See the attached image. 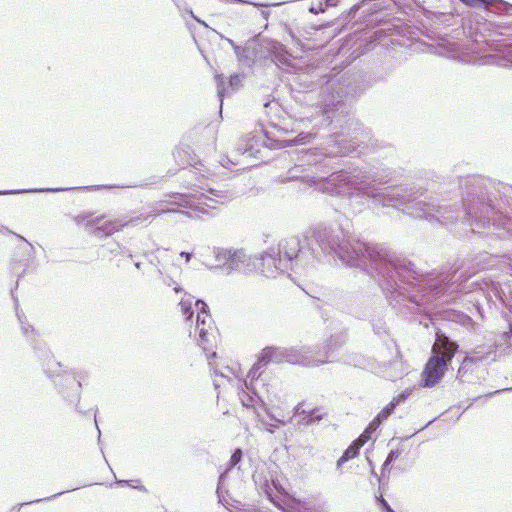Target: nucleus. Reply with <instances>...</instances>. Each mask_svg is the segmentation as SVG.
<instances>
[{"label":"nucleus","mask_w":512,"mask_h":512,"mask_svg":"<svg viewBox=\"0 0 512 512\" xmlns=\"http://www.w3.org/2000/svg\"><path fill=\"white\" fill-rule=\"evenodd\" d=\"M500 263V257L488 252H480L468 260L467 269H472L473 275L478 271L492 268Z\"/></svg>","instance_id":"f3484780"},{"label":"nucleus","mask_w":512,"mask_h":512,"mask_svg":"<svg viewBox=\"0 0 512 512\" xmlns=\"http://www.w3.org/2000/svg\"><path fill=\"white\" fill-rule=\"evenodd\" d=\"M228 41V43L230 44V46H232L233 50L235 51V46H238L233 40L227 38L226 39Z\"/></svg>","instance_id":"6e6d98bb"},{"label":"nucleus","mask_w":512,"mask_h":512,"mask_svg":"<svg viewBox=\"0 0 512 512\" xmlns=\"http://www.w3.org/2000/svg\"><path fill=\"white\" fill-rule=\"evenodd\" d=\"M498 358V353L493 344L491 345H478L472 349L468 355L464 358L458 373H461L465 369L468 363L479 364L483 362H495Z\"/></svg>","instance_id":"ddd939ff"},{"label":"nucleus","mask_w":512,"mask_h":512,"mask_svg":"<svg viewBox=\"0 0 512 512\" xmlns=\"http://www.w3.org/2000/svg\"><path fill=\"white\" fill-rule=\"evenodd\" d=\"M386 512H395V511L391 507H388Z\"/></svg>","instance_id":"69168bd1"},{"label":"nucleus","mask_w":512,"mask_h":512,"mask_svg":"<svg viewBox=\"0 0 512 512\" xmlns=\"http://www.w3.org/2000/svg\"><path fill=\"white\" fill-rule=\"evenodd\" d=\"M268 379L269 375L265 372L264 367L254 363L244 380L245 390L240 396L244 406L254 407L265 404V397L269 396L271 386Z\"/></svg>","instance_id":"0eeeda50"},{"label":"nucleus","mask_w":512,"mask_h":512,"mask_svg":"<svg viewBox=\"0 0 512 512\" xmlns=\"http://www.w3.org/2000/svg\"><path fill=\"white\" fill-rule=\"evenodd\" d=\"M216 85H217V96L220 101V113L222 112L223 99L227 92V88L225 87V81L222 75H216Z\"/></svg>","instance_id":"bb28decb"},{"label":"nucleus","mask_w":512,"mask_h":512,"mask_svg":"<svg viewBox=\"0 0 512 512\" xmlns=\"http://www.w3.org/2000/svg\"><path fill=\"white\" fill-rule=\"evenodd\" d=\"M493 346L498 356L512 352V321L508 324V330L500 333L494 340Z\"/></svg>","instance_id":"6ab92c4d"},{"label":"nucleus","mask_w":512,"mask_h":512,"mask_svg":"<svg viewBox=\"0 0 512 512\" xmlns=\"http://www.w3.org/2000/svg\"><path fill=\"white\" fill-rule=\"evenodd\" d=\"M390 464H391V463H388V460L386 459V460L384 461L383 465H382V470H386V469H388V467H389V465H390Z\"/></svg>","instance_id":"4d7b16f0"},{"label":"nucleus","mask_w":512,"mask_h":512,"mask_svg":"<svg viewBox=\"0 0 512 512\" xmlns=\"http://www.w3.org/2000/svg\"><path fill=\"white\" fill-rule=\"evenodd\" d=\"M378 427L372 426V421L369 423V425L366 427L364 432L356 439L358 443H361L362 446L365 445V443L371 439L372 434L377 430Z\"/></svg>","instance_id":"c85d7f7f"},{"label":"nucleus","mask_w":512,"mask_h":512,"mask_svg":"<svg viewBox=\"0 0 512 512\" xmlns=\"http://www.w3.org/2000/svg\"><path fill=\"white\" fill-rule=\"evenodd\" d=\"M270 58L271 61L278 67L288 66L290 63V59L287 52L280 44H276L273 46L272 50L270 51Z\"/></svg>","instance_id":"4be33fe9"},{"label":"nucleus","mask_w":512,"mask_h":512,"mask_svg":"<svg viewBox=\"0 0 512 512\" xmlns=\"http://www.w3.org/2000/svg\"><path fill=\"white\" fill-rule=\"evenodd\" d=\"M315 136H316V133L302 132V133L298 134L293 140H290L289 145L305 144V143L309 142L312 137H315Z\"/></svg>","instance_id":"7c9ffc66"},{"label":"nucleus","mask_w":512,"mask_h":512,"mask_svg":"<svg viewBox=\"0 0 512 512\" xmlns=\"http://www.w3.org/2000/svg\"><path fill=\"white\" fill-rule=\"evenodd\" d=\"M215 260L217 264L211 266V270H221L229 275L235 271H241L245 268L247 255L243 250L214 249Z\"/></svg>","instance_id":"9b49d317"},{"label":"nucleus","mask_w":512,"mask_h":512,"mask_svg":"<svg viewBox=\"0 0 512 512\" xmlns=\"http://www.w3.org/2000/svg\"><path fill=\"white\" fill-rule=\"evenodd\" d=\"M134 266L139 270L141 269V263L140 262H135L134 263Z\"/></svg>","instance_id":"680f3d73"},{"label":"nucleus","mask_w":512,"mask_h":512,"mask_svg":"<svg viewBox=\"0 0 512 512\" xmlns=\"http://www.w3.org/2000/svg\"><path fill=\"white\" fill-rule=\"evenodd\" d=\"M323 258L360 268L378 281L386 299H395L393 288L397 284L393 273L412 271L406 258L397 255L384 244L366 243L350 234L349 220L340 216L337 223L319 224L310 228L303 237L281 239L277 246L261 254L262 273L275 277L278 273L292 271L306 274L316 261Z\"/></svg>","instance_id":"f03ea898"},{"label":"nucleus","mask_w":512,"mask_h":512,"mask_svg":"<svg viewBox=\"0 0 512 512\" xmlns=\"http://www.w3.org/2000/svg\"><path fill=\"white\" fill-rule=\"evenodd\" d=\"M372 327H373L374 333L377 334L378 336H382V335H385L387 333L386 325L380 319L373 320L372 321Z\"/></svg>","instance_id":"473e14b6"},{"label":"nucleus","mask_w":512,"mask_h":512,"mask_svg":"<svg viewBox=\"0 0 512 512\" xmlns=\"http://www.w3.org/2000/svg\"><path fill=\"white\" fill-rule=\"evenodd\" d=\"M72 188H27L14 190H0V195H18L32 193H56L60 191L71 190Z\"/></svg>","instance_id":"412c9836"},{"label":"nucleus","mask_w":512,"mask_h":512,"mask_svg":"<svg viewBox=\"0 0 512 512\" xmlns=\"http://www.w3.org/2000/svg\"><path fill=\"white\" fill-rule=\"evenodd\" d=\"M228 86L232 91H237L242 86V77L240 74L230 76Z\"/></svg>","instance_id":"2f4dec72"},{"label":"nucleus","mask_w":512,"mask_h":512,"mask_svg":"<svg viewBox=\"0 0 512 512\" xmlns=\"http://www.w3.org/2000/svg\"><path fill=\"white\" fill-rule=\"evenodd\" d=\"M346 340H347L346 333L340 332V333L334 334V335L331 336V338L329 339V341L327 342V344L325 346L326 351L324 353H321V351L316 350L314 348V351H315L314 355L318 359H325V358H327V361L325 363L333 362V359H330V358H332L334 352L338 348L342 347L345 344Z\"/></svg>","instance_id":"a211bd4d"},{"label":"nucleus","mask_w":512,"mask_h":512,"mask_svg":"<svg viewBox=\"0 0 512 512\" xmlns=\"http://www.w3.org/2000/svg\"><path fill=\"white\" fill-rule=\"evenodd\" d=\"M399 456H400V451L398 449L391 450L386 459L388 460V463H392V462L396 461Z\"/></svg>","instance_id":"4c0bfd02"},{"label":"nucleus","mask_w":512,"mask_h":512,"mask_svg":"<svg viewBox=\"0 0 512 512\" xmlns=\"http://www.w3.org/2000/svg\"><path fill=\"white\" fill-rule=\"evenodd\" d=\"M117 248H119L121 250L122 253L125 252V248H122L121 245L117 244Z\"/></svg>","instance_id":"0e129e2a"},{"label":"nucleus","mask_w":512,"mask_h":512,"mask_svg":"<svg viewBox=\"0 0 512 512\" xmlns=\"http://www.w3.org/2000/svg\"><path fill=\"white\" fill-rule=\"evenodd\" d=\"M444 313L446 319L450 321L459 322L463 325H466L467 323H470L472 321V319L468 315L459 312L455 309H447L446 311H444Z\"/></svg>","instance_id":"393cba45"},{"label":"nucleus","mask_w":512,"mask_h":512,"mask_svg":"<svg viewBox=\"0 0 512 512\" xmlns=\"http://www.w3.org/2000/svg\"><path fill=\"white\" fill-rule=\"evenodd\" d=\"M320 105L324 128L330 132L323 148L301 150L298 163L288 171L287 179H300L316 191L344 198L354 214L364 211L370 203L381 206H402L403 211L429 222L440 223V205L422 200L425 190L416 186L381 188L394 177L395 171L383 163L348 167L335 171L332 159L348 156L367 138L359 120L350 116L348 100L363 94L373 85L363 72H331L320 78Z\"/></svg>","instance_id":"f257e3e1"},{"label":"nucleus","mask_w":512,"mask_h":512,"mask_svg":"<svg viewBox=\"0 0 512 512\" xmlns=\"http://www.w3.org/2000/svg\"><path fill=\"white\" fill-rule=\"evenodd\" d=\"M64 493H65V491L58 492V493H56V494H54L52 496H49V497H44V498H40V499H36V500L30 501L27 504L40 503V502H43V501H50L52 499L57 498L58 496H61Z\"/></svg>","instance_id":"e433bc0d"},{"label":"nucleus","mask_w":512,"mask_h":512,"mask_svg":"<svg viewBox=\"0 0 512 512\" xmlns=\"http://www.w3.org/2000/svg\"><path fill=\"white\" fill-rule=\"evenodd\" d=\"M361 447V443H358L356 440H354L352 444L344 451L342 456L349 461L359 454V450Z\"/></svg>","instance_id":"cd10ccee"},{"label":"nucleus","mask_w":512,"mask_h":512,"mask_svg":"<svg viewBox=\"0 0 512 512\" xmlns=\"http://www.w3.org/2000/svg\"><path fill=\"white\" fill-rule=\"evenodd\" d=\"M195 307L198 311L196 318V331L199 332L198 345L206 352L213 348L215 342L214 330L211 327L209 307L203 300H197Z\"/></svg>","instance_id":"9d476101"},{"label":"nucleus","mask_w":512,"mask_h":512,"mask_svg":"<svg viewBox=\"0 0 512 512\" xmlns=\"http://www.w3.org/2000/svg\"><path fill=\"white\" fill-rule=\"evenodd\" d=\"M302 418L299 419L300 424L312 425L320 422L326 415L327 412L322 411L321 408H308L301 411Z\"/></svg>","instance_id":"aec40b11"},{"label":"nucleus","mask_w":512,"mask_h":512,"mask_svg":"<svg viewBox=\"0 0 512 512\" xmlns=\"http://www.w3.org/2000/svg\"><path fill=\"white\" fill-rule=\"evenodd\" d=\"M173 289H174V291H175L176 293H179V292H181V291H182V288H181L179 285H176Z\"/></svg>","instance_id":"bf43d9fd"},{"label":"nucleus","mask_w":512,"mask_h":512,"mask_svg":"<svg viewBox=\"0 0 512 512\" xmlns=\"http://www.w3.org/2000/svg\"><path fill=\"white\" fill-rule=\"evenodd\" d=\"M11 295L15 302L16 316L21 326L22 334L26 337L36 357L41 361L45 375L51 379L60 396L70 404L75 405L80 401L82 377L72 369H64L60 362H57L48 349L46 343L40 338L39 333L26 321V317L18 310V300Z\"/></svg>","instance_id":"39448f33"},{"label":"nucleus","mask_w":512,"mask_h":512,"mask_svg":"<svg viewBox=\"0 0 512 512\" xmlns=\"http://www.w3.org/2000/svg\"><path fill=\"white\" fill-rule=\"evenodd\" d=\"M20 240H22L23 242L26 243V247H25V251L27 252L28 256L29 257H33L34 253H35V248L34 246L28 242L23 236L19 235V234H15Z\"/></svg>","instance_id":"c9c22d12"},{"label":"nucleus","mask_w":512,"mask_h":512,"mask_svg":"<svg viewBox=\"0 0 512 512\" xmlns=\"http://www.w3.org/2000/svg\"><path fill=\"white\" fill-rule=\"evenodd\" d=\"M179 305L181 307V311H182L183 315L185 316V319L191 320V318L194 314V311L192 309V301L190 299L181 300Z\"/></svg>","instance_id":"c756f323"},{"label":"nucleus","mask_w":512,"mask_h":512,"mask_svg":"<svg viewBox=\"0 0 512 512\" xmlns=\"http://www.w3.org/2000/svg\"><path fill=\"white\" fill-rule=\"evenodd\" d=\"M303 406H304V402H300V403H298V404L295 406V408H294V415H295L296 417H299V419H301V418H302V413H301V411L304 409V408H303Z\"/></svg>","instance_id":"ea45409f"},{"label":"nucleus","mask_w":512,"mask_h":512,"mask_svg":"<svg viewBox=\"0 0 512 512\" xmlns=\"http://www.w3.org/2000/svg\"><path fill=\"white\" fill-rule=\"evenodd\" d=\"M338 0H326L325 6H336Z\"/></svg>","instance_id":"5fc2aeb1"},{"label":"nucleus","mask_w":512,"mask_h":512,"mask_svg":"<svg viewBox=\"0 0 512 512\" xmlns=\"http://www.w3.org/2000/svg\"><path fill=\"white\" fill-rule=\"evenodd\" d=\"M432 422H433V420H431V421H428V423H427V424H426V425H425L424 427H422V428H421L420 430H423V429H425V428H426V427H428V426H429V425H430V424H431Z\"/></svg>","instance_id":"e2e57ef3"},{"label":"nucleus","mask_w":512,"mask_h":512,"mask_svg":"<svg viewBox=\"0 0 512 512\" xmlns=\"http://www.w3.org/2000/svg\"><path fill=\"white\" fill-rule=\"evenodd\" d=\"M461 207L458 201H443L440 205V224L461 221L473 233L512 235V185L481 175L461 177Z\"/></svg>","instance_id":"20e7f679"},{"label":"nucleus","mask_w":512,"mask_h":512,"mask_svg":"<svg viewBox=\"0 0 512 512\" xmlns=\"http://www.w3.org/2000/svg\"><path fill=\"white\" fill-rule=\"evenodd\" d=\"M156 216L157 214L155 213H147L140 214L131 218L121 217L117 219L106 220L104 222H102L103 216H99L91 221V223L96 226L93 234L99 238L108 237L122 230L124 227L138 226L144 221H149L150 223Z\"/></svg>","instance_id":"1a4fd4ad"},{"label":"nucleus","mask_w":512,"mask_h":512,"mask_svg":"<svg viewBox=\"0 0 512 512\" xmlns=\"http://www.w3.org/2000/svg\"><path fill=\"white\" fill-rule=\"evenodd\" d=\"M113 187H116V186L115 185H113V186L96 185V186L83 187V189H86V190H97V189H100V188H113Z\"/></svg>","instance_id":"37998d69"},{"label":"nucleus","mask_w":512,"mask_h":512,"mask_svg":"<svg viewBox=\"0 0 512 512\" xmlns=\"http://www.w3.org/2000/svg\"><path fill=\"white\" fill-rule=\"evenodd\" d=\"M234 3H249V4H252L256 7L258 6H262V4H259V3H252V2H249V1H245V0H232Z\"/></svg>","instance_id":"09e8293b"},{"label":"nucleus","mask_w":512,"mask_h":512,"mask_svg":"<svg viewBox=\"0 0 512 512\" xmlns=\"http://www.w3.org/2000/svg\"><path fill=\"white\" fill-rule=\"evenodd\" d=\"M377 501H378V502H379V504L381 505V507H382V509H383V511H384V512H386V511H387V508H388V507H391V506L389 505V503H388V502H387V501H386L382 496H380L379 498H377Z\"/></svg>","instance_id":"a19ab883"},{"label":"nucleus","mask_w":512,"mask_h":512,"mask_svg":"<svg viewBox=\"0 0 512 512\" xmlns=\"http://www.w3.org/2000/svg\"><path fill=\"white\" fill-rule=\"evenodd\" d=\"M180 256H181V257H184V258H185V260H186V262H189V261H190V259H191V257H192V253H191V252H185V251H183V252H181V253H180Z\"/></svg>","instance_id":"de8ad7c7"},{"label":"nucleus","mask_w":512,"mask_h":512,"mask_svg":"<svg viewBox=\"0 0 512 512\" xmlns=\"http://www.w3.org/2000/svg\"><path fill=\"white\" fill-rule=\"evenodd\" d=\"M173 155L175 160L182 166L191 165L193 162V157L191 156L189 146L177 147Z\"/></svg>","instance_id":"b1692460"},{"label":"nucleus","mask_w":512,"mask_h":512,"mask_svg":"<svg viewBox=\"0 0 512 512\" xmlns=\"http://www.w3.org/2000/svg\"><path fill=\"white\" fill-rule=\"evenodd\" d=\"M276 428V424H265V430L268 431L269 433H274Z\"/></svg>","instance_id":"49530a36"},{"label":"nucleus","mask_w":512,"mask_h":512,"mask_svg":"<svg viewBox=\"0 0 512 512\" xmlns=\"http://www.w3.org/2000/svg\"><path fill=\"white\" fill-rule=\"evenodd\" d=\"M369 142L373 149H379L381 147L377 139L369 138Z\"/></svg>","instance_id":"a18cd8bd"},{"label":"nucleus","mask_w":512,"mask_h":512,"mask_svg":"<svg viewBox=\"0 0 512 512\" xmlns=\"http://www.w3.org/2000/svg\"><path fill=\"white\" fill-rule=\"evenodd\" d=\"M411 265V272L405 271L393 273L397 284L393 288L395 299H387L393 309L402 314L429 312L433 308L428 307L434 300L448 302L453 299L450 296L455 291H481L489 302L495 300L505 304L512 294L511 286L491 277H483L472 281L468 286L467 282L472 276V269H467L468 261L464 266L457 267L452 271H443L436 275H424L419 272L415 265L406 259Z\"/></svg>","instance_id":"7ed1b4c3"},{"label":"nucleus","mask_w":512,"mask_h":512,"mask_svg":"<svg viewBox=\"0 0 512 512\" xmlns=\"http://www.w3.org/2000/svg\"><path fill=\"white\" fill-rule=\"evenodd\" d=\"M211 356H212V357H215V356H216V353H215V352H212V353H211Z\"/></svg>","instance_id":"774afa93"},{"label":"nucleus","mask_w":512,"mask_h":512,"mask_svg":"<svg viewBox=\"0 0 512 512\" xmlns=\"http://www.w3.org/2000/svg\"><path fill=\"white\" fill-rule=\"evenodd\" d=\"M132 482H133L132 480H118V479H117V480L115 481V484L120 485V486L127 485V486H130V487H132V488L138 489V490H140V491H146V489H145V487H144L143 485H137V486H135V485H133V484H132Z\"/></svg>","instance_id":"f704fd0d"},{"label":"nucleus","mask_w":512,"mask_h":512,"mask_svg":"<svg viewBox=\"0 0 512 512\" xmlns=\"http://www.w3.org/2000/svg\"><path fill=\"white\" fill-rule=\"evenodd\" d=\"M314 354L315 351L313 347H266L262 350L255 363L262 367H265L270 362H287L291 364L315 367L324 364L327 361V358L318 359Z\"/></svg>","instance_id":"423d86ee"},{"label":"nucleus","mask_w":512,"mask_h":512,"mask_svg":"<svg viewBox=\"0 0 512 512\" xmlns=\"http://www.w3.org/2000/svg\"><path fill=\"white\" fill-rule=\"evenodd\" d=\"M348 460H346L343 456H341L337 461V467L340 468L344 463H346Z\"/></svg>","instance_id":"603ef678"},{"label":"nucleus","mask_w":512,"mask_h":512,"mask_svg":"<svg viewBox=\"0 0 512 512\" xmlns=\"http://www.w3.org/2000/svg\"><path fill=\"white\" fill-rule=\"evenodd\" d=\"M242 456H243L242 450L240 448L235 449L230 457L229 467L223 473H221L218 478L216 493L218 496L219 503H221L224 506L230 505L228 499L225 496V494L228 495V491L224 490V488H223L224 480L227 477L228 471L241 462Z\"/></svg>","instance_id":"dca6fc26"},{"label":"nucleus","mask_w":512,"mask_h":512,"mask_svg":"<svg viewBox=\"0 0 512 512\" xmlns=\"http://www.w3.org/2000/svg\"><path fill=\"white\" fill-rule=\"evenodd\" d=\"M163 282H164V284H166L167 286H171V285H172V283H174V281L172 280V278H170V277H168V276H167V277H163Z\"/></svg>","instance_id":"3c124183"},{"label":"nucleus","mask_w":512,"mask_h":512,"mask_svg":"<svg viewBox=\"0 0 512 512\" xmlns=\"http://www.w3.org/2000/svg\"><path fill=\"white\" fill-rule=\"evenodd\" d=\"M411 394V389H405L397 396L393 397V399L372 420V426L379 427L394 412L396 407L405 402Z\"/></svg>","instance_id":"2eb2a0df"},{"label":"nucleus","mask_w":512,"mask_h":512,"mask_svg":"<svg viewBox=\"0 0 512 512\" xmlns=\"http://www.w3.org/2000/svg\"><path fill=\"white\" fill-rule=\"evenodd\" d=\"M12 233L7 227L0 224V234Z\"/></svg>","instance_id":"864d4df0"},{"label":"nucleus","mask_w":512,"mask_h":512,"mask_svg":"<svg viewBox=\"0 0 512 512\" xmlns=\"http://www.w3.org/2000/svg\"><path fill=\"white\" fill-rule=\"evenodd\" d=\"M261 15L263 16L264 19H268L269 15H270V12L269 11H262Z\"/></svg>","instance_id":"13d9d810"},{"label":"nucleus","mask_w":512,"mask_h":512,"mask_svg":"<svg viewBox=\"0 0 512 512\" xmlns=\"http://www.w3.org/2000/svg\"><path fill=\"white\" fill-rule=\"evenodd\" d=\"M207 194L200 193L198 197L189 198L186 200V205L194 210H198L200 212H205V205L209 208H215L214 204L216 203H224L231 199L232 194L225 190L208 188L206 190Z\"/></svg>","instance_id":"f8f14e48"},{"label":"nucleus","mask_w":512,"mask_h":512,"mask_svg":"<svg viewBox=\"0 0 512 512\" xmlns=\"http://www.w3.org/2000/svg\"><path fill=\"white\" fill-rule=\"evenodd\" d=\"M501 258H503V262L505 263L506 261L505 260H508V265H509V268L510 270L512 271V256L511 257H507V256H502Z\"/></svg>","instance_id":"8fccbe9b"},{"label":"nucleus","mask_w":512,"mask_h":512,"mask_svg":"<svg viewBox=\"0 0 512 512\" xmlns=\"http://www.w3.org/2000/svg\"><path fill=\"white\" fill-rule=\"evenodd\" d=\"M346 364L357 366L359 361L357 360V356L348 355L346 359L343 360Z\"/></svg>","instance_id":"58836bf2"},{"label":"nucleus","mask_w":512,"mask_h":512,"mask_svg":"<svg viewBox=\"0 0 512 512\" xmlns=\"http://www.w3.org/2000/svg\"><path fill=\"white\" fill-rule=\"evenodd\" d=\"M235 54L240 62L249 63L256 56V51H250L248 47L235 46Z\"/></svg>","instance_id":"a878e982"},{"label":"nucleus","mask_w":512,"mask_h":512,"mask_svg":"<svg viewBox=\"0 0 512 512\" xmlns=\"http://www.w3.org/2000/svg\"><path fill=\"white\" fill-rule=\"evenodd\" d=\"M94 417L96 418V415H94ZM95 424H97V421L95 420ZM96 427H98V425H96ZM99 429V428H97ZM100 437H101V432L100 430H98V440H100Z\"/></svg>","instance_id":"052dcab7"},{"label":"nucleus","mask_w":512,"mask_h":512,"mask_svg":"<svg viewBox=\"0 0 512 512\" xmlns=\"http://www.w3.org/2000/svg\"><path fill=\"white\" fill-rule=\"evenodd\" d=\"M326 6L321 2L318 1L317 3H312V5L309 8V12L312 14H319L326 10Z\"/></svg>","instance_id":"72a5a7b5"},{"label":"nucleus","mask_w":512,"mask_h":512,"mask_svg":"<svg viewBox=\"0 0 512 512\" xmlns=\"http://www.w3.org/2000/svg\"><path fill=\"white\" fill-rule=\"evenodd\" d=\"M204 131L211 136L212 145H214V143H215V132H214L213 128L210 127V126H206L204 128Z\"/></svg>","instance_id":"79ce46f5"},{"label":"nucleus","mask_w":512,"mask_h":512,"mask_svg":"<svg viewBox=\"0 0 512 512\" xmlns=\"http://www.w3.org/2000/svg\"><path fill=\"white\" fill-rule=\"evenodd\" d=\"M457 349L458 344L456 342L448 341L443 345L441 353H434L429 358L421 374V384L423 387L431 388L441 381Z\"/></svg>","instance_id":"6e6552de"},{"label":"nucleus","mask_w":512,"mask_h":512,"mask_svg":"<svg viewBox=\"0 0 512 512\" xmlns=\"http://www.w3.org/2000/svg\"><path fill=\"white\" fill-rule=\"evenodd\" d=\"M283 512H325L324 507L313 498L289 497L284 501Z\"/></svg>","instance_id":"4468645a"},{"label":"nucleus","mask_w":512,"mask_h":512,"mask_svg":"<svg viewBox=\"0 0 512 512\" xmlns=\"http://www.w3.org/2000/svg\"><path fill=\"white\" fill-rule=\"evenodd\" d=\"M512 391V387H509V388H504V389H499V390H496L494 392H491L487 395V397H491L493 395H496V394H500V393H503V392H511Z\"/></svg>","instance_id":"c03bdc74"},{"label":"nucleus","mask_w":512,"mask_h":512,"mask_svg":"<svg viewBox=\"0 0 512 512\" xmlns=\"http://www.w3.org/2000/svg\"><path fill=\"white\" fill-rule=\"evenodd\" d=\"M212 369L216 377L213 380L215 389H219L222 385H224L225 381L230 383L233 380L232 376L234 375V372L229 366L223 367L222 370H218L217 368Z\"/></svg>","instance_id":"5701e85b"},{"label":"nucleus","mask_w":512,"mask_h":512,"mask_svg":"<svg viewBox=\"0 0 512 512\" xmlns=\"http://www.w3.org/2000/svg\"><path fill=\"white\" fill-rule=\"evenodd\" d=\"M127 256H128V258H132V257H133V255H132V253H131V252H128V253H127Z\"/></svg>","instance_id":"338daca9"}]
</instances>
